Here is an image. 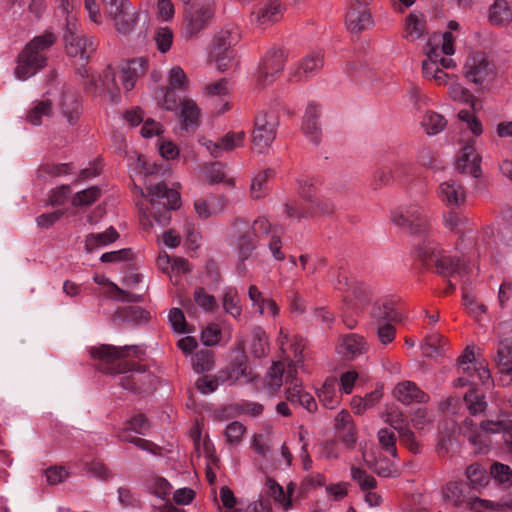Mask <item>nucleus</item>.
Here are the masks:
<instances>
[{
    "label": "nucleus",
    "mask_w": 512,
    "mask_h": 512,
    "mask_svg": "<svg viewBox=\"0 0 512 512\" xmlns=\"http://www.w3.org/2000/svg\"><path fill=\"white\" fill-rule=\"evenodd\" d=\"M318 115L319 108L314 102H310L305 111L302 130L306 137L314 144H318L321 140V129L317 122Z\"/></svg>",
    "instance_id": "nucleus-24"
},
{
    "label": "nucleus",
    "mask_w": 512,
    "mask_h": 512,
    "mask_svg": "<svg viewBox=\"0 0 512 512\" xmlns=\"http://www.w3.org/2000/svg\"><path fill=\"white\" fill-rule=\"evenodd\" d=\"M463 373H467L473 383H475V378H477L486 388H489L493 384L490 370L483 362H475L472 366L463 368Z\"/></svg>",
    "instance_id": "nucleus-37"
},
{
    "label": "nucleus",
    "mask_w": 512,
    "mask_h": 512,
    "mask_svg": "<svg viewBox=\"0 0 512 512\" xmlns=\"http://www.w3.org/2000/svg\"><path fill=\"white\" fill-rule=\"evenodd\" d=\"M57 37L51 31H45L43 34L39 36H35L31 41H29L25 48L27 50L37 51L38 54H44L43 52L48 50L51 46L56 43Z\"/></svg>",
    "instance_id": "nucleus-42"
},
{
    "label": "nucleus",
    "mask_w": 512,
    "mask_h": 512,
    "mask_svg": "<svg viewBox=\"0 0 512 512\" xmlns=\"http://www.w3.org/2000/svg\"><path fill=\"white\" fill-rule=\"evenodd\" d=\"M501 339L498 343L495 364L499 382L503 387L512 385V323L500 325Z\"/></svg>",
    "instance_id": "nucleus-6"
},
{
    "label": "nucleus",
    "mask_w": 512,
    "mask_h": 512,
    "mask_svg": "<svg viewBox=\"0 0 512 512\" xmlns=\"http://www.w3.org/2000/svg\"><path fill=\"white\" fill-rule=\"evenodd\" d=\"M436 194L441 203L451 209L460 208L466 203L467 192L465 187L453 178L442 181L438 185Z\"/></svg>",
    "instance_id": "nucleus-15"
},
{
    "label": "nucleus",
    "mask_w": 512,
    "mask_h": 512,
    "mask_svg": "<svg viewBox=\"0 0 512 512\" xmlns=\"http://www.w3.org/2000/svg\"><path fill=\"white\" fill-rule=\"evenodd\" d=\"M157 49L161 53H166L170 50L173 42V33L168 27H161L157 30L154 37Z\"/></svg>",
    "instance_id": "nucleus-62"
},
{
    "label": "nucleus",
    "mask_w": 512,
    "mask_h": 512,
    "mask_svg": "<svg viewBox=\"0 0 512 512\" xmlns=\"http://www.w3.org/2000/svg\"><path fill=\"white\" fill-rule=\"evenodd\" d=\"M149 489L159 498H164L170 494L172 486L163 477L155 476L149 480Z\"/></svg>",
    "instance_id": "nucleus-63"
},
{
    "label": "nucleus",
    "mask_w": 512,
    "mask_h": 512,
    "mask_svg": "<svg viewBox=\"0 0 512 512\" xmlns=\"http://www.w3.org/2000/svg\"><path fill=\"white\" fill-rule=\"evenodd\" d=\"M137 351L138 347L136 345L113 346L102 344L89 348V354L93 359L107 364L121 361L131 353L136 354Z\"/></svg>",
    "instance_id": "nucleus-18"
},
{
    "label": "nucleus",
    "mask_w": 512,
    "mask_h": 512,
    "mask_svg": "<svg viewBox=\"0 0 512 512\" xmlns=\"http://www.w3.org/2000/svg\"><path fill=\"white\" fill-rule=\"evenodd\" d=\"M426 22L423 15L419 17L414 13H410L406 18V30L409 36L413 39H419L424 35Z\"/></svg>",
    "instance_id": "nucleus-49"
},
{
    "label": "nucleus",
    "mask_w": 512,
    "mask_h": 512,
    "mask_svg": "<svg viewBox=\"0 0 512 512\" xmlns=\"http://www.w3.org/2000/svg\"><path fill=\"white\" fill-rule=\"evenodd\" d=\"M351 477L363 491H370L376 487V479L358 467H351Z\"/></svg>",
    "instance_id": "nucleus-56"
},
{
    "label": "nucleus",
    "mask_w": 512,
    "mask_h": 512,
    "mask_svg": "<svg viewBox=\"0 0 512 512\" xmlns=\"http://www.w3.org/2000/svg\"><path fill=\"white\" fill-rule=\"evenodd\" d=\"M227 205L225 197H210L207 200L199 199L195 201V210L199 217L207 219L221 213Z\"/></svg>",
    "instance_id": "nucleus-30"
},
{
    "label": "nucleus",
    "mask_w": 512,
    "mask_h": 512,
    "mask_svg": "<svg viewBox=\"0 0 512 512\" xmlns=\"http://www.w3.org/2000/svg\"><path fill=\"white\" fill-rule=\"evenodd\" d=\"M441 496L444 503L454 507H459L467 501L464 485L460 482H448L442 487Z\"/></svg>",
    "instance_id": "nucleus-32"
},
{
    "label": "nucleus",
    "mask_w": 512,
    "mask_h": 512,
    "mask_svg": "<svg viewBox=\"0 0 512 512\" xmlns=\"http://www.w3.org/2000/svg\"><path fill=\"white\" fill-rule=\"evenodd\" d=\"M351 477L363 491H370L376 487V479L358 467H351Z\"/></svg>",
    "instance_id": "nucleus-55"
},
{
    "label": "nucleus",
    "mask_w": 512,
    "mask_h": 512,
    "mask_svg": "<svg viewBox=\"0 0 512 512\" xmlns=\"http://www.w3.org/2000/svg\"><path fill=\"white\" fill-rule=\"evenodd\" d=\"M269 232V221L264 217L256 219L251 228L240 234L235 241L238 258L241 261L248 259L256 247L257 240L268 235Z\"/></svg>",
    "instance_id": "nucleus-9"
},
{
    "label": "nucleus",
    "mask_w": 512,
    "mask_h": 512,
    "mask_svg": "<svg viewBox=\"0 0 512 512\" xmlns=\"http://www.w3.org/2000/svg\"><path fill=\"white\" fill-rule=\"evenodd\" d=\"M285 61L286 57L283 50L272 49L268 51L259 64L256 85L262 88L271 85L283 71Z\"/></svg>",
    "instance_id": "nucleus-12"
},
{
    "label": "nucleus",
    "mask_w": 512,
    "mask_h": 512,
    "mask_svg": "<svg viewBox=\"0 0 512 512\" xmlns=\"http://www.w3.org/2000/svg\"><path fill=\"white\" fill-rule=\"evenodd\" d=\"M245 133L239 132H228L218 142L202 137L199 139L200 145L205 147L209 154L214 158H220L224 153L233 151L234 149L243 145Z\"/></svg>",
    "instance_id": "nucleus-17"
},
{
    "label": "nucleus",
    "mask_w": 512,
    "mask_h": 512,
    "mask_svg": "<svg viewBox=\"0 0 512 512\" xmlns=\"http://www.w3.org/2000/svg\"><path fill=\"white\" fill-rule=\"evenodd\" d=\"M248 351L256 358H261L267 354L268 341L267 336L262 331H256L248 345Z\"/></svg>",
    "instance_id": "nucleus-47"
},
{
    "label": "nucleus",
    "mask_w": 512,
    "mask_h": 512,
    "mask_svg": "<svg viewBox=\"0 0 512 512\" xmlns=\"http://www.w3.org/2000/svg\"><path fill=\"white\" fill-rule=\"evenodd\" d=\"M204 93L207 96H226L233 93L230 81L227 78H221L218 81L206 85Z\"/></svg>",
    "instance_id": "nucleus-60"
},
{
    "label": "nucleus",
    "mask_w": 512,
    "mask_h": 512,
    "mask_svg": "<svg viewBox=\"0 0 512 512\" xmlns=\"http://www.w3.org/2000/svg\"><path fill=\"white\" fill-rule=\"evenodd\" d=\"M51 102L49 100H43L37 102V104L29 111L27 120L35 125L42 124V118L49 117L51 114Z\"/></svg>",
    "instance_id": "nucleus-48"
},
{
    "label": "nucleus",
    "mask_w": 512,
    "mask_h": 512,
    "mask_svg": "<svg viewBox=\"0 0 512 512\" xmlns=\"http://www.w3.org/2000/svg\"><path fill=\"white\" fill-rule=\"evenodd\" d=\"M282 229L278 226L272 227L270 225V232L268 235H264V237H269L270 241L268 243V247L276 260H283L285 255L281 250V237Z\"/></svg>",
    "instance_id": "nucleus-51"
},
{
    "label": "nucleus",
    "mask_w": 512,
    "mask_h": 512,
    "mask_svg": "<svg viewBox=\"0 0 512 512\" xmlns=\"http://www.w3.org/2000/svg\"><path fill=\"white\" fill-rule=\"evenodd\" d=\"M46 64L45 54H38L37 51L27 50L24 47L17 57L15 75L18 79L26 80L44 68Z\"/></svg>",
    "instance_id": "nucleus-16"
},
{
    "label": "nucleus",
    "mask_w": 512,
    "mask_h": 512,
    "mask_svg": "<svg viewBox=\"0 0 512 512\" xmlns=\"http://www.w3.org/2000/svg\"><path fill=\"white\" fill-rule=\"evenodd\" d=\"M266 486L269 495L282 507L283 510L288 511L292 508V500L290 495H287L283 487L280 486L275 480L267 479Z\"/></svg>",
    "instance_id": "nucleus-45"
},
{
    "label": "nucleus",
    "mask_w": 512,
    "mask_h": 512,
    "mask_svg": "<svg viewBox=\"0 0 512 512\" xmlns=\"http://www.w3.org/2000/svg\"><path fill=\"white\" fill-rule=\"evenodd\" d=\"M474 138H459L460 146L454 160L455 169L462 174L478 178L481 175L482 158L475 147Z\"/></svg>",
    "instance_id": "nucleus-8"
},
{
    "label": "nucleus",
    "mask_w": 512,
    "mask_h": 512,
    "mask_svg": "<svg viewBox=\"0 0 512 512\" xmlns=\"http://www.w3.org/2000/svg\"><path fill=\"white\" fill-rule=\"evenodd\" d=\"M192 365L197 373L206 372L213 367V355L208 350H201L192 357Z\"/></svg>",
    "instance_id": "nucleus-52"
},
{
    "label": "nucleus",
    "mask_w": 512,
    "mask_h": 512,
    "mask_svg": "<svg viewBox=\"0 0 512 512\" xmlns=\"http://www.w3.org/2000/svg\"><path fill=\"white\" fill-rule=\"evenodd\" d=\"M278 116L274 111H260L256 115L253 143L259 153L269 149L276 138Z\"/></svg>",
    "instance_id": "nucleus-7"
},
{
    "label": "nucleus",
    "mask_w": 512,
    "mask_h": 512,
    "mask_svg": "<svg viewBox=\"0 0 512 512\" xmlns=\"http://www.w3.org/2000/svg\"><path fill=\"white\" fill-rule=\"evenodd\" d=\"M187 85L188 79L184 70L179 66H174L169 72L167 91L164 96H168L169 93L175 90L185 92Z\"/></svg>",
    "instance_id": "nucleus-40"
},
{
    "label": "nucleus",
    "mask_w": 512,
    "mask_h": 512,
    "mask_svg": "<svg viewBox=\"0 0 512 512\" xmlns=\"http://www.w3.org/2000/svg\"><path fill=\"white\" fill-rule=\"evenodd\" d=\"M252 15L256 16V21L260 24L275 23L280 19L279 5L270 3L269 5L259 8Z\"/></svg>",
    "instance_id": "nucleus-50"
},
{
    "label": "nucleus",
    "mask_w": 512,
    "mask_h": 512,
    "mask_svg": "<svg viewBox=\"0 0 512 512\" xmlns=\"http://www.w3.org/2000/svg\"><path fill=\"white\" fill-rule=\"evenodd\" d=\"M466 77L480 88L478 92H489V87L496 77L493 65L487 59L485 53L474 52L468 58L464 66Z\"/></svg>",
    "instance_id": "nucleus-5"
},
{
    "label": "nucleus",
    "mask_w": 512,
    "mask_h": 512,
    "mask_svg": "<svg viewBox=\"0 0 512 512\" xmlns=\"http://www.w3.org/2000/svg\"><path fill=\"white\" fill-rule=\"evenodd\" d=\"M512 20V10L506 0H495L489 10V21L493 25H504Z\"/></svg>",
    "instance_id": "nucleus-34"
},
{
    "label": "nucleus",
    "mask_w": 512,
    "mask_h": 512,
    "mask_svg": "<svg viewBox=\"0 0 512 512\" xmlns=\"http://www.w3.org/2000/svg\"><path fill=\"white\" fill-rule=\"evenodd\" d=\"M291 378V386L286 390V398L290 402H297L308 411L316 409V401L311 394L303 390L302 382L292 374L291 370L287 374V381Z\"/></svg>",
    "instance_id": "nucleus-20"
},
{
    "label": "nucleus",
    "mask_w": 512,
    "mask_h": 512,
    "mask_svg": "<svg viewBox=\"0 0 512 512\" xmlns=\"http://www.w3.org/2000/svg\"><path fill=\"white\" fill-rule=\"evenodd\" d=\"M131 5L119 8L115 14H106V17L114 22L115 29L122 35L131 34L138 22V14L130 11Z\"/></svg>",
    "instance_id": "nucleus-21"
},
{
    "label": "nucleus",
    "mask_w": 512,
    "mask_h": 512,
    "mask_svg": "<svg viewBox=\"0 0 512 512\" xmlns=\"http://www.w3.org/2000/svg\"><path fill=\"white\" fill-rule=\"evenodd\" d=\"M373 316L378 320V323H394L401 320L399 313L391 302H383L377 305L373 310Z\"/></svg>",
    "instance_id": "nucleus-41"
},
{
    "label": "nucleus",
    "mask_w": 512,
    "mask_h": 512,
    "mask_svg": "<svg viewBox=\"0 0 512 512\" xmlns=\"http://www.w3.org/2000/svg\"><path fill=\"white\" fill-rule=\"evenodd\" d=\"M407 217L411 222L410 233L419 234L425 232L431 225L425 207L418 204L407 205Z\"/></svg>",
    "instance_id": "nucleus-28"
},
{
    "label": "nucleus",
    "mask_w": 512,
    "mask_h": 512,
    "mask_svg": "<svg viewBox=\"0 0 512 512\" xmlns=\"http://www.w3.org/2000/svg\"><path fill=\"white\" fill-rule=\"evenodd\" d=\"M493 478L500 484L509 486L511 484L512 472L508 465L501 463H494L490 469Z\"/></svg>",
    "instance_id": "nucleus-64"
},
{
    "label": "nucleus",
    "mask_w": 512,
    "mask_h": 512,
    "mask_svg": "<svg viewBox=\"0 0 512 512\" xmlns=\"http://www.w3.org/2000/svg\"><path fill=\"white\" fill-rule=\"evenodd\" d=\"M222 306L224 311L234 318H239L242 313L238 293L234 288H227L223 294Z\"/></svg>",
    "instance_id": "nucleus-39"
},
{
    "label": "nucleus",
    "mask_w": 512,
    "mask_h": 512,
    "mask_svg": "<svg viewBox=\"0 0 512 512\" xmlns=\"http://www.w3.org/2000/svg\"><path fill=\"white\" fill-rule=\"evenodd\" d=\"M443 225L451 232L462 234L467 232L469 227V219L455 211H448L443 214Z\"/></svg>",
    "instance_id": "nucleus-36"
},
{
    "label": "nucleus",
    "mask_w": 512,
    "mask_h": 512,
    "mask_svg": "<svg viewBox=\"0 0 512 512\" xmlns=\"http://www.w3.org/2000/svg\"><path fill=\"white\" fill-rule=\"evenodd\" d=\"M238 39L239 35L237 32L232 30L219 31L213 39L209 56H218L229 51H236L233 47L238 42Z\"/></svg>",
    "instance_id": "nucleus-29"
},
{
    "label": "nucleus",
    "mask_w": 512,
    "mask_h": 512,
    "mask_svg": "<svg viewBox=\"0 0 512 512\" xmlns=\"http://www.w3.org/2000/svg\"><path fill=\"white\" fill-rule=\"evenodd\" d=\"M337 385L336 378H327L318 390V398L326 408L334 409L339 404L340 394L337 391Z\"/></svg>",
    "instance_id": "nucleus-33"
},
{
    "label": "nucleus",
    "mask_w": 512,
    "mask_h": 512,
    "mask_svg": "<svg viewBox=\"0 0 512 512\" xmlns=\"http://www.w3.org/2000/svg\"><path fill=\"white\" fill-rule=\"evenodd\" d=\"M366 342L363 337L357 334H349L343 337L338 345V352L347 359H354L365 353Z\"/></svg>",
    "instance_id": "nucleus-27"
},
{
    "label": "nucleus",
    "mask_w": 512,
    "mask_h": 512,
    "mask_svg": "<svg viewBox=\"0 0 512 512\" xmlns=\"http://www.w3.org/2000/svg\"><path fill=\"white\" fill-rule=\"evenodd\" d=\"M266 486L269 495L282 507L283 510L288 511L292 508V500L290 495H287L283 487L280 486L275 480L267 479Z\"/></svg>",
    "instance_id": "nucleus-44"
},
{
    "label": "nucleus",
    "mask_w": 512,
    "mask_h": 512,
    "mask_svg": "<svg viewBox=\"0 0 512 512\" xmlns=\"http://www.w3.org/2000/svg\"><path fill=\"white\" fill-rule=\"evenodd\" d=\"M351 477L363 491H370L376 487V479L358 467H351Z\"/></svg>",
    "instance_id": "nucleus-57"
},
{
    "label": "nucleus",
    "mask_w": 512,
    "mask_h": 512,
    "mask_svg": "<svg viewBox=\"0 0 512 512\" xmlns=\"http://www.w3.org/2000/svg\"><path fill=\"white\" fill-rule=\"evenodd\" d=\"M148 70L147 59L140 57L129 60L120 71L121 86L116 80V73L111 65H108L101 76L103 86V96H119L121 92L131 91L137 80L145 75Z\"/></svg>",
    "instance_id": "nucleus-2"
},
{
    "label": "nucleus",
    "mask_w": 512,
    "mask_h": 512,
    "mask_svg": "<svg viewBox=\"0 0 512 512\" xmlns=\"http://www.w3.org/2000/svg\"><path fill=\"white\" fill-rule=\"evenodd\" d=\"M460 125V138H474L476 140L483 133L481 121L475 115L474 109H463L458 112Z\"/></svg>",
    "instance_id": "nucleus-22"
},
{
    "label": "nucleus",
    "mask_w": 512,
    "mask_h": 512,
    "mask_svg": "<svg viewBox=\"0 0 512 512\" xmlns=\"http://www.w3.org/2000/svg\"><path fill=\"white\" fill-rule=\"evenodd\" d=\"M266 486L269 495L282 507L283 510L288 511L292 508V500L290 495H287L283 487L280 486L275 480L267 479Z\"/></svg>",
    "instance_id": "nucleus-43"
},
{
    "label": "nucleus",
    "mask_w": 512,
    "mask_h": 512,
    "mask_svg": "<svg viewBox=\"0 0 512 512\" xmlns=\"http://www.w3.org/2000/svg\"><path fill=\"white\" fill-rule=\"evenodd\" d=\"M323 66V58L318 54L305 57L296 70L289 75L290 82H299L303 78L313 76Z\"/></svg>",
    "instance_id": "nucleus-25"
},
{
    "label": "nucleus",
    "mask_w": 512,
    "mask_h": 512,
    "mask_svg": "<svg viewBox=\"0 0 512 512\" xmlns=\"http://www.w3.org/2000/svg\"><path fill=\"white\" fill-rule=\"evenodd\" d=\"M372 23L371 14L368 11L356 13L350 12L346 16V24L352 33H360Z\"/></svg>",
    "instance_id": "nucleus-38"
},
{
    "label": "nucleus",
    "mask_w": 512,
    "mask_h": 512,
    "mask_svg": "<svg viewBox=\"0 0 512 512\" xmlns=\"http://www.w3.org/2000/svg\"><path fill=\"white\" fill-rule=\"evenodd\" d=\"M273 176V171L268 169L258 173L253 179L250 186L251 196L254 199L264 197L268 190V180Z\"/></svg>",
    "instance_id": "nucleus-46"
},
{
    "label": "nucleus",
    "mask_w": 512,
    "mask_h": 512,
    "mask_svg": "<svg viewBox=\"0 0 512 512\" xmlns=\"http://www.w3.org/2000/svg\"><path fill=\"white\" fill-rule=\"evenodd\" d=\"M147 196L151 205L158 206V209H177L180 206V194L174 189H169L165 183L149 186Z\"/></svg>",
    "instance_id": "nucleus-19"
},
{
    "label": "nucleus",
    "mask_w": 512,
    "mask_h": 512,
    "mask_svg": "<svg viewBox=\"0 0 512 512\" xmlns=\"http://www.w3.org/2000/svg\"><path fill=\"white\" fill-rule=\"evenodd\" d=\"M303 363L301 354L295 350V359L292 361H279L273 363L269 368L266 377L265 386L269 394H275L285 382L291 386V378L287 381V374L291 370L292 374L296 376L297 368Z\"/></svg>",
    "instance_id": "nucleus-11"
},
{
    "label": "nucleus",
    "mask_w": 512,
    "mask_h": 512,
    "mask_svg": "<svg viewBox=\"0 0 512 512\" xmlns=\"http://www.w3.org/2000/svg\"><path fill=\"white\" fill-rule=\"evenodd\" d=\"M214 9L210 5L189 7L184 11L183 31L188 39L197 38L214 18Z\"/></svg>",
    "instance_id": "nucleus-10"
},
{
    "label": "nucleus",
    "mask_w": 512,
    "mask_h": 512,
    "mask_svg": "<svg viewBox=\"0 0 512 512\" xmlns=\"http://www.w3.org/2000/svg\"><path fill=\"white\" fill-rule=\"evenodd\" d=\"M118 238V232L113 227H109L104 232L87 235L85 238V249L88 253H91L115 242Z\"/></svg>",
    "instance_id": "nucleus-31"
},
{
    "label": "nucleus",
    "mask_w": 512,
    "mask_h": 512,
    "mask_svg": "<svg viewBox=\"0 0 512 512\" xmlns=\"http://www.w3.org/2000/svg\"><path fill=\"white\" fill-rule=\"evenodd\" d=\"M464 400L471 414L476 415L482 413L486 409V401L484 395L478 394L474 390H470L466 393Z\"/></svg>",
    "instance_id": "nucleus-58"
},
{
    "label": "nucleus",
    "mask_w": 512,
    "mask_h": 512,
    "mask_svg": "<svg viewBox=\"0 0 512 512\" xmlns=\"http://www.w3.org/2000/svg\"><path fill=\"white\" fill-rule=\"evenodd\" d=\"M421 126L427 135L435 136L446 128L447 120L441 114L427 111L421 120Z\"/></svg>",
    "instance_id": "nucleus-35"
},
{
    "label": "nucleus",
    "mask_w": 512,
    "mask_h": 512,
    "mask_svg": "<svg viewBox=\"0 0 512 512\" xmlns=\"http://www.w3.org/2000/svg\"><path fill=\"white\" fill-rule=\"evenodd\" d=\"M195 303L205 312H213L217 308L215 297L208 294L203 288H197L194 292Z\"/></svg>",
    "instance_id": "nucleus-54"
},
{
    "label": "nucleus",
    "mask_w": 512,
    "mask_h": 512,
    "mask_svg": "<svg viewBox=\"0 0 512 512\" xmlns=\"http://www.w3.org/2000/svg\"><path fill=\"white\" fill-rule=\"evenodd\" d=\"M395 398L403 404H410L412 402L424 403L428 400V395L418 388V386L411 381H403L396 385L394 388Z\"/></svg>",
    "instance_id": "nucleus-23"
},
{
    "label": "nucleus",
    "mask_w": 512,
    "mask_h": 512,
    "mask_svg": "<svg viewBox=\"0 0 512 512\" xmlns=\"http://www.w3.org/2000/svg\"><path fill=\"white\" fill-rule=\"evenodd\" d=\"M162 102L159 105L163 106L167 110H174L180 105V111L178 114L181 126L185 130H195L199 126L200 111L197 105L191 100L184 98H162Z\"/></svg>",
    "instance_id": "nucleus-13"
},
{
    "label": "nucleus",
    "mask_w": 512,
    "mask_h": 512,
    "mask_svg": "<svg viewBox=\"0 0 512 512\" xmlns=\"http://www.w3.org/2000/svg\"><path fill=\"white\" fill-rule=\"evenodd\" d=\"M476 243V232L468 229L467 232L460 234L456 249L463 255V260L447 255L438 245L428 243L419 251V256L424 260L434 263L437 272L445 277L463 280L469 273V261L474 255Z\"/></svg>",
    "instance_id": "nucleus-1"
},
{
    "label": "nucleus",
    "mask_w": 512,
    "mask_h": 512,
    "mask_svg": "<svg viewBox=\"0 0 512 512\" xmlns=\"http://www.w3.org/2000/svg\"><path fill=\"white\" fill-rule=\"evenodd\" d=\"M248 296L252 306L260 315H267L271 317H276L278 315L279 309L276 303L270 298H265L257 286L251 285L249 287Z\"/></svg>",
    "instance_id": "nucleus-26"
},
{
    "label": "nucleus",
    "mask_w": 512,
    "mask_h": 512,
    "mask_svg": "<svg viewBox=\"0 0 512 512\" xmlns=\"http://www.w3.org/2000/svg\"><path fill=\"white\" fill-rule=\"evenodd\" d=\"M466 476L472 487L478 488L488 482L486 471L479 465L472 464L466 469Z\"/></svg>",
    "instance_id": "nucleus-59"
},
{
    "label": "nucleus",
    "mask_w": 512,
    "mask_h": 512,
    "mask_svg": "<svg viewBox=\"0 0 512 512\" xmlns=\"http://www.w3.org/2000/svg\"><path fill=\"white\" fill-rule=\"evenodd\" d=\"M148 428L149 423L147 418L142 414H138L125 422L117 436L120 441L132 443L144 451H152L153 444L151 442L131 434L134 432L136 434L144 435Z\"/></svg>",
    "instance_id": "nucleus-14"
},
{
    "label": "nucleus",
    "mask_w": 512,
    "mask_h": 512,
    "mask_svg": "<svg viewBox=\"0 0 512 512\" xmlns=\"http://www.w3.org/2000/svg\"><path fill=\"white\" fill-rule=\"evenodd\" d=\"M512 429V414L505 415L497 420L482 421L477 427L472 420H465L463 423V433L469 442L474 445L479 452L491 446V437L494 434L509 432Z\"/></svg>",
    "instance_id": "nucleus-3"
},
{
    "label": "nucleus",
    "mask_w": 512,
    "mask_h": 512,
    "mask_svg": "<svg viewBox=\"0 0 512 512\" xmlns=\"http://www.w3.org/2000/svg\"><path fill=\"white\" fill-rule=\"evenodd\" d=\"M100 196V190L93 186L88 189L79 191L73 198L74 206H85L94 203Z\"/></svg>",
    "instance_id": "nucleus-61"
},
{
    "label": "nucleus",
    "mask_w": 512,
    "mask_h": 512,
    "mask_svg": "<svg viewBox=\"0 0 512 512\" xmlns=\"http://www.w3.org/2000/svg\"><path fill=\"white\" fill-rule=\"evenodd\" d=\"M63 42L68 56H79L85 63L89 61L97 48L94 37L85 35L75 22L70 21L66 23Z\"/></svg>",
    "instance_id": "nucleus-4"
},
{
    "label": "nucleus",
    "mask_w": 512,
    "mask_h": 512,
    "mask_svg": "<svg viewBox=\"0 0 512 512\" xmlns=\"http://www.w3.org/2000/svg\"><path fill=\"white\" fill-rule=\"evenodd\" d=\"M377 435L379 443L383 449H385L392 457H397L396 436L394 431L389 428H382L378 431Z\"/></svg>",
    "instance_id": "nucleus-53"
}]
</instances>
